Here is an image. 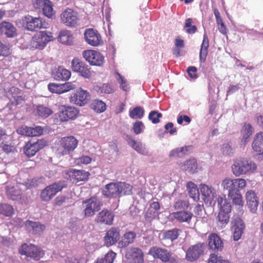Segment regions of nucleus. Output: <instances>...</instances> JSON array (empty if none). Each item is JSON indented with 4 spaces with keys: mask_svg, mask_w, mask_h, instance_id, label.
<instances>
[{
    "mask_svg": "<svg viewBox=\"0 0 263 263\" xmlns=\"http://www.w3.org/2000/svg\"><path fill=\"white\" fill-rule=\"evenodd\" d=\"M231 168L233 174L238 177L254 173L257 170V165L250 159L238 158L234 160Z\"/></svg>",
    "mask_w": 263,
    "mask_h": 263,
    "instance_id": "1",
    "label": "nucleus"
},
{
    "mask_svg": "<svg viewBox=\"0 0 263 263\" xmlns=\"http://www.w3.org/2000/svg\"><path fill=\"white\" fill-rule=\"evenodd\" d=\"M78 141L73 136L61 138L58 143L57 152L60 155L69 154L77 147Z\"/></svg>",
    "mask_w": 263,
    "mask_h": 263,
    "instance_id": "2",
    "label": "nucleus"
},
{
    "mask_svg": "<svg viewBox=\"0 0 263 263\" xmlns=\"http://www.w3.org/2000/svg\"><path fill=\"white\" fill-rule=\"evenodd\" d=\"M19 253L35 261H39L44 255L43 251L40 247L33 244L27 243H24L21 246Z\"/></svg>",
    "mask_w": 263,
    "mask_h": 263,
    "instance_id": "3",
    "label": "nucleus"
},
{
    "mask_svg": "<svg viewBox=\"0 0 263 263\" xmlns=\"http://www.w3.org/2000/svg\"><path fill=\"white\" fill-rule=\"evenodd\" d=\"M154 258L161 260L163 262L178 263L176 258L167 250L156 246L150 248L148 252Z\"/></svg>",
    "mask_w": 263,
    "mask_h": 263,
    "instance_id": "4",
    "label": "nucleus"
},
{
    "mask_svg": "<svg viewBox=\"0 0 263 263\" xmlns=\"http://www.w3.org/2000/svg\"><path fill=\"white\" fill-rule=\"evenodd\" d=\"M53 40L52 33L47 31H39L35 33L32 37L31 45V47L42 49L50 41Z\"/></svg>",
    "mask_w": 263,
    "mask_h": 263,
    "instance_id": "5",
    "label": "nucleus"
},
{
    "mask_svg": "<svg viewBox=\"0 0 263 263\" xmlns=\"http://www.w3.org/2000/svg\"><path fill=\"white\" fill-rule=\"evenodd\" d=\"M66 184L64 181L56 182L44 189L41 193V198L44 201H49L56 194L62 191Z\"/></svg>",
    "mask_w": 263,
    "mask_h": 263,
    "instance_id": "6",
    "label": "nucleus"
},
{
    "mask_svg": "<svg viewBox=\"0 0 263 263\" xmlns=\"http://www.w3.org/2000/svg\"><path fill=\"white\" fill-rule=\"evenodd\" d=\"M25 21L26 29L31 31L42 28H47L49 26L48 23L40 17H33L28 15L25 17Z\"/></svg>",
    "mask_w": 263,
    "mask_h": 263,
    "instance_id": "7",
    "label": "nucleus"
},
{
    "mask_svg": "<svg viewBox=\"0 0 263 263\" xmlns=\"http://www.w3.org/2000/svg\"><path fill=\"white\" fill-rule=\"evenodd\" d=\"M61 20L65 25L69 27H74L79 24L77 13L71 9H67L62 13Z\"/></svg>",
    "mask_w": 263,
    "mask_h": 263,
    "instance_id": "8",
    "label": "nucleus"
},
{
    "mask_svg": "<svg viewBox=\"0 0 263 263\" xmlns=\"http://www.w3.org/2000/svg\"><path fill=\"white\" fill-rule=\"evenodd\" d=\"M89 99V93L85 90L79 88L71 95L70 102L74 104L82 106L85 105Z\"/></svg>",
    "mask_w": 263,
    "mask_h": 263,
    "instance_id": "9",
    "label": "nucleus"
},
{
    "mask_svg": "<svg viewBox=\"0 0 263 263\" xmlns=\"http://www.w3.org/2000/svg\"><path fill=\"white\" fill-rule=\"evenodd\" d=\"M82 54L86 61L92 65L101 66L104 62V57L102 54L96 50H84Z\"/></svg>",
    "mask_w": 263,
    "mask_h": 263,
    "instance_id": "10",
    "label": "nucleus"
},
{
    "mask_svg": "<svg viewBox=\"0 0 263 263\" xmlns=\"http://www.w3.org/2000/svg\"><path fill=\"white\" fill-rule=\"evenodd\" d=\"M84 39L87 44L92 46H98L103 43L100 34L97 30L92 28L85 30Z\"/></svg>",
    "mask_w": 263,
    "mask_h": 263,
    "instance_id": "11",
    "label": "nucleus"
},
{
    "mask_svg": "<svg viewBox=\"0 0 263 263\" xmlns=\"http://www.w3.org/2000/svg\"><path fill=\"white\" fill-rule=\"evenodd\" d=\"M125 257L130 263L144 262V253L142 250L139 248H128L125 254Z\"/></svg>",
    "mask_w": 263,
    "mask_h": 263,
    "instance_id": "12",
    "label": "nucleus"
},
{
    "mask_svg": "<svg viewBox=\"0 0 263 263\" xmlns=\"http://www.w3.org/2000/svg\"><path fill=\"white\" fill-rule=\"evenodd\" d=\"M199 187L204 203L211 204L217 196L216 190L205 184H201Z\"/></svg>",
    "mask_w": 263,
    "mask_h": 263,
    "instance_id": "13",
    "label": "nucleus"
},
{
    "mask_svg": "<svg viewBox=\"0 0 263 263\" xmlns=\"http://www.w3.org/2000/svg\"><path fill=\"white\" fill-rule=\"evenodd\" d=\"M79 111L74 107L62 106L58 113V117L61 122L73 120L76 118Z\"/></svg>",
    "mask_w": 263,
    "mask_h": 263,
    "instance_id": "14",
    "label": "nucleus"
},
{
    "mask_svg": "<svg viewBox=\"0 0 263 263\" xmlns=\"http://www.w3.org/2000/svg\"><path fill=\"white\" fill-rule=\"evenodd\" d=\"M204 244L198 243L191 246L186 251L185 258L190 261L196 260L204 252Z\"/></svg>",
    "mask_w": 263,
    "mask_h": 263,
    "instance_id": "15",
    "label": "nucleus"
},
{
    "mask_svg": "<svg viewBox=\"0 0 263 263\" xmlns=\"http://www.w3.org/2000/svg\"><path fill=\"white\" fill-rule=\"evenodd\" d=\"M71 68L73 71L79 73L86 78H89L91 73L87 66L78 58H74L71 62Z\"/></svg>",
    "mask_w": 263,
    "mask_h": 263,
    "instance_id": "16",
    "label": "nucleus"
},
{
    "mask_svg": "<svg viewBox=\"0 0 263 263\" xmlns=\"http://www.w3.org/2000/svg\"><path fill=\"white\" fill-rule=\"evenodd\" d=\"M46 145V141L44 140L40 139L37 141L31 143L28 142L24 147V152L27 156L31 157Z\"/></svg>",
    "mask_w": 263,
    "mask_h": 263,
    "instance_id": "17",
    "label": "nucleus"
},
{
    "mask_svg": "<svg viewBox=\"0 0 263 263\" xmlns=\"http://www.w3.org/2000/svg\"><path fill=\"white\" fill-rule=\"evenodd\" d=\"M84 214H95L101 209L102 203L96 197H91L83 202Z\"/></svg>",
    "mask_w": 263,
    "mask_h": 263,
    "instance_id": "18",
    "label": "nucleus"
},
{
    "mask_svg": "<svg viewBox=\"0 0 263 263\" xmlns=\"http://www.w3.org/2000/svg\"><path fill=\"white\" fill-rule=\"evenodd\" d=\"M232 228L234 229L233 239L238 240L241 237L245 228V224L242 219L237 216H234L232 221Z\"/></svg>",
    "mask_w": 263,
    "mask_h": 263,
    "instance_id": "19",
    "label": "nucleus"
},
{
    "mask_svg": "<svg viewBox=\"0 0 263 263\" xmlns=\"http://www.w3.org/2000/svg\"><path fill=\"white\" fill-rule=\"evenodd\" d=\"M26 230L34 235H41L45 229V226L39 222L27 220L25 222Z\"/></svg>",
    "mask_w": 263,
    "mask_h": 263,
    "instance_id": "20",
    "label": "nucleus"
},
{
    "mask_svg": "<svg viewBox=\"0 0 263 263\" xmlns=\"http://www.w3.org/2000/svg\"><path fill=\"white\" fill-rule=\"evenodd\" d=\"M120 238V234L118 229L111 228L106 234L104 237V243L107 247L115 244Z\"/></svg>",
    "mask_w": 263,
    "mask_h": 263,
    "instance_id": "21",
    "label": "nucleus"
},
{
    "mask_svg": "<svg viewBox=\"0 0 263 263\" xmlns=\"http://www.w3.org/2000/svg\"><path fill=\"white\" fill-rule=\"evenodd\" d=\"M208 242V246L212 250L221 251L223 248V242L221 239L215 233H212L209 236Z\"/></svg>",
    "mask_w": 263,
    "mask_h": 263,
    "instance_id": "22",
    "label": "nucleus"
},
{
    "mask_svg": "<svg viewBox=\"0 0 263 263\" xmlns=\"http://www.w3.org/2000/svg\"><path fill=\"white\" fill-rule=\"evenodd\" d=\"M103 194L107 197L120 196L119 183H110L106 184L102 190Z\"/></svg>",
    "mask_w": 263,
    "mask_h": 263,
    "instance_id": "23",
    "label": "nucleus"
},
{
    "mask_svg": "<svg viewBox=\"0 0 263 263\" xmlns=\"http://www.w3.org/2000/svg\"><path fill=\"white\" fill-rule=\"evenodd\" d=\"M247 205L252 213H255L258 205V198L252 190H249L246 193V195Z\"/></svg>",
    "mask_w": 263,
    "mask_h": 263,
    "instance_id": "24",
    "label": "nucleus"
},
{
    "mask_svg": "<svg viewBox=\"0 0 263 263\" xmlns=\"http://www.w3.org/2000/svg\"><path fill=\"white\" fill-rule=\"evenodd\" d=\"M254 132V129L250 123H246L242 127L241 130V136L242 137L240 142L241 146H245L248 142L250 137Z\"/></svg>",
    "mask_w": 263,
    "mask_h": 263,
    "instance_id": "25",
    "label": "nucleus"
},
{
    "mask_svg": "<svg viewBox=\"0 0 263 263\" xmlns=\"http://www.w3.org/2000/svg\"><path fill=\"white\" fill-rule=\"evenodd\" d=\"M0 33L12 37L16 35V30L11 23L3 22L0 24Z\"/></svg>",
    "mask_w": 263,
    "mask_h": 263,
    "instance_id": "26",
    "label": "nucleus"
},
{
    "mask_svg": "<svg viewBox=\"0 0 263 263\" xmlns=\"http://www.w3.org/2000/svg\"><path fill=\"white\" fill-rule=\"evenodd\" d=\"M217 203L219 209V214H229L231 212V203L228 201L226 195L219 196L217 199Z\"/></svg>",
    "mask_w": 263,
    "mask_h": 263,
    "instance_id": "27",
    "label": "nucleus"
},
{
    "mask_svg": "<svg viewBox=\"0 0 263 263\" xmlns=\"http://www.w3.org/2000/svg\"><path fill=\"white\" fill-rule=\"evenodd\" d=\"M252 147L258 154H263V132H259L255 135Z\"/></svg>",
    "mask_w": 263,
    "mask_h": 263,
    "instance_id": "28",
    "label": "nucleus"
},
{
    "mask_svg": "<svg viewBox=\"0 0 263 263\" xmlns=\"http://www.w3.org/2000/svg\"><path fill=\"white\" fill-rule=\"evenodd\" d=\"M58 40L62 44L71 45L73 43L74 37L71 31L63 30L60 32Z\"/></svg>",
    "mask_w": 263,
    "mask_h": 263,
    "instance_id": "29",
    "label": "nucleus"
},
{
    "mask_svg": "<svg viewBox=\"0 0 263 263\" xmlns=\"http://www.w3.org/2000/svg\"><path fill=\"white\" fill-rule=\"evenodd\" d=\"M52 76L55 80L66 81L70 78L71 72L63 67H59L53 72Z\"/></svg>",
    "mask_w": 263,
    "mask_h": 263,
    "instance_id": "30",
    "label": "nucleus"
},
{
    "mask_svg": "<svg viewBox=\"0 0 263 263\" xmlns=\"http://www.w3.org/2000/svg\"><path fill=\"white\" fill-rule=\"evenodd\" d=\"M228 197L233 201V211L236 213L241 212L243 207V202L241 194H234L232 196Z\"/></svg>",
    "mask_w": 263,
    "mask_h": 263,
    "instance_id": "31",
    "label": "nucleus"
},
{
    "mask_svg": "<svg viewBox=\"0 0 263 263\" xmlns=\"http://www.w3.org/2000/svg\"><path fill=\"white\" fill-rule=\"evenodd\" d=\"M69 173V176L76 180L78 182L87 179L89 175L88 172L83 170H76L75 169L71 170Z\"/></svg>",
    "mask_w": 263,
    "mask_h": 263,
    "instance_id": "32",
    "label": "nucleus"
},
{
    "mask_svg": "<svg viewBox=\"0 0 263 263\" xmlns=\"http://www.w3.org/2000/svg\"><path fill=\"white\" fill-rule=\"evenodd\" d=\"M6 194L8 198L12 200H17L21 198L22 191L17 187L7 186Z\"/></svg>",
    "mask_w": 263,
    "mask_h": 263,
    "instance_id": "33",
    "label": "nucleus"
},
{
    "mask_svg": "<svg viewBox=\"0 0 263 263\" xmlns=\"http://www.w3.org/2000/svg\"><path fill=\"white\" fill-rule=\"evenodd\" d=\"M128 143L138 153L147 155L148 152L141 142H137L132 137H129L127 140Z\"/></svg>",
    "mask_w": 263,
    "mask_h": 263,
    "instance_id": "34",
    "label": "nucleus"
},
{
    "mask_svg": "<svg viewBox=\"0 0 263 263\" xmlns=\"http://www.w3.org/2000/svg\"><path fill=\"white\" fill-rule=\"evenodd\" d=\"M209 46V39L206 34H204L200 50L199 55L201 62L204 63L205 61Z\"/></svg>",
    "mask_w": 263,
    "mask_h": 263,
    "instance_id": "35",
    "label": "nucleus"
},
{
    "mask_svg": "<svg viewBox=\"0 0 263 263\" xmlns=\"http://www.w3.org/2000/svg\"><path fill=\"white\" fill-rule=\"evenodd\" d=\"M189 195L194 201L199 199V192L197 186L193 182H189L186 185Z\"/></svg>",
    "mask_w": 263,
    "mask_h": 263,
    "instance_id": "36",
    "label": "nucleus"
},
{
    "mask_svg": "<svg viewBox=\"0 0 263 263\" xmlns=\"http://www.w3.org/2000/svg\"><path fill=\"white\" fill-rule=\"evenodd\" d=\"M234 179L227 177L224 179L221 182V186L223 190L228 191V196H232L234 194L233 187Z\"/></svg>",
    "mask_w": 263,
    "mask_h": 263,
    "instance_id": "37",
    "label": "nucleus"
},
{
    "mask_svg": "<svg viewBox=\"0 0 263 263\" xmlns=\"http://www.w3.org/2000/svg\"><path fill=\"white\" fill-rule=\"evenodd\" d=\"M191 148V146H185L182 147L176 148L171 151L170 156L174 158L181 157L186 154Z\"/></svg>",
    "mask_w": 263,
    "mask_h": 263,
    "instance_id": "38",
    "label": "nucleus"
},
{
    "mask_svg": "<svg viewBox=\"0 0 263 263\" xmlns=\"http://www.w3.org/2000/svg\"><path fill=\"white\" fill-rule=\"evenodd\" d=\"M180 232L181 230L177 228L165 231L163 234V238L173 241L177 239Z\"/></svg>",
    "mask_w": 263,
    "mask_h": 263,
    "instance_id": "39",
    "label": "nucleus"
},
{
    "mask_svg": "<svg viewBox=\"0 0 263 263\" xmlns=\"http://www.w3.org/2000/svg\"><path fill=\"white\" fill-rule=\"evenodd\" d=\"M197 168V164L196 161L195 159H191L186 160L183 166L182 169L188 172L194 173L195 172Z\"/></svg>",
    "mask_w": 263,
    "mask_h": 263,
    "instance_id": "40",
    "label": "nucleus"
},
{
    "mask_svg": "<svg viewBox=\"0 0 263 263\" xmlns=\"http://www.w3.org/2000/svg\"><path fill=\"white\" fill-rule=\"evenodd\" d=\"M144 110L141 106H137L129 110V116L132 119H141L144 115Z\"/></svg>",
    "mask_w": 263,
    "mask_h": 263,
    "instance_id": "41",
    "label": "nucleus"
},
{
    "mask_svg": "<svg viewBox=\"0 0 263 263\" xmlns=\"http://www.w3.org/2000/svg\"><path fill=\"white\" fill-rule=\"evenodd\" d=\"M246 181L244 179H234L233 184L234 194H240L239 191L243 189L246 186Z\"/></svg>",
    "mask_w": 263,
    "mask_h": 263,
    "instance_id": "42",
    "label": "nucleus"
},
{
    "mask_svg": "<svg viewBox=\"0 0 263 263\" xmlns=\"http://www.w3.org/2000/svg\"><path fill=\"white\" fill-rule=\"evenodd\" d=\"M91 108L97 112H102L106 109L105 103L101 100H95L91 104Z\"/></svg>",
    "mask_w": 263,
    "mask_h": 263,
    "instance_id": "43",
    "label": "nucleus"
},
{
    "mask_svg": "<svg viewBox=\"0 0 263 263\" xmlns=\"http://www.w3.org/2000/svg\"><path fill=\"white\" fill-rule=\"evenodd\" d=\"M36 112L39 116L43 118H46L52 114L51 110L43 105H39L36 108Z\"/></svg>",
    "mask_w": 263,
    "mask_h": 263,
    "instance_id": "44",
    "label": "nucleus"
},
{
    "mask_svg": "<svg viewBox=\"0 0 263 263\" xmlns=\"http://www.w3.org/2000/svg\"><path fill=\"white\" fill-rule=\"evenodd\" d=\"M120 196L129 195L132 193V187L129 184L124 182H119Z\"/></svg>",
    "mask_w": 263,
    "mask_h": 263,
    "instance_id": "45",
    "label": "nucleus"
},
{
    "mask_svg": "<svg viewBox=\"0 0 263 263\" xmlns=\"http://www.w3.org/2000/svg\"><path fill=\"white\" fill-rule=\"evenodd\" d=\"M115 77L120 84V87L124 91H127L129 90L128 84L126 80L119 72H116Z\"/></svg>",
    "mask_w": 263,
    "mask_h": 263,
    "instance_id": "46",
    "label": "nucleus"
},
{
    "mask_svg": "<svg viewBox=\"0 0 263 263\" xmlns=\"http://www.w3.org/2000/svg\"><path fill=\"white\" fill-rule=\"evenodd\" d=\"M114 215H99L97 218V221L101 223L111 225L112 224Z\"/></svg>",
    "mask_w": 263,
    "mask_h": 263,
    "instance_id": "47",
    "label": "nucleus"
},
{
    "mask_svg": "<svg viewBox=\"0 0 263 263\" xmlns=\"http://www.w3.org/2000/svg\"><path fill=\"white\" fill-rule=\"evenodd\" d=\"M208 263H231L230 261L224 259L223 257L218 254H211L208 260Z\"/></svg>",
    "mask_w": 263,
    "mask_h": 263,
    "instance_id": "48",
    "label": "nucleus"
},
{
    "mask_svg": "<svg viewBox=\"0 0 263 263\" xmlns=\"http://www.w3.org/2000/svg\"><path fill=\"white\" fill-rule=\"evenodd\" d=\"M99 93L109 94L114 92V89L109 84H103V85L97 86L96 89Z\"/></svg>",
    "mask_w": 263,
    "mask_h": 263,
    "instance_id": "49",
    "label": "nucleus"
},
{
    "mask_svg": "<svg viewBox=\"0 0 263 263\" xmlns=\"http://www.w3.org/2000/svg\"><path fill=\"white\" fill-rule=\"evenodd\" d=\"M136 237V234L133 231L128 232L125 233L123 236L124 246H128L133 243Z\"/></svg>",
    "mask_w": 263,
    "mask_h": 263,
    "instance_id": "50",
    "label": "nucleus"
},
{
    "mask_svg": "<svg viewBox=\"0 0 263 263\" xmlns=\"http://www.w3.org/2000/svg\"><path fill=\"white\" fill-rule=\"evenodd\" d=\"M192 23L193 20L191 18L185 20L184 29L187 28L185 31L189 34L194 33L197 30V27L195 25H192Z\"/></svg>",
    "mask_w": 263,
    "mask_h": 263,
    "instance_id": "51",
    "label": "nucleus"
},
{
    "mask_svg": "<svg viewBox=\"0 0 263 263\" xmlns=\"http://www.w3.org/2000/svg\"><path fill=\"white\" fill-rule=\"evenodd\" d=\"M49 90L53 93L61 94L63 93L62 84L56 83H49L48 85Z\"/></svg>",
    "mask_w": 263,
    "mask_h": 263,
    "instance_id": "52",
    "label": "nucleus"
},
{
    "mask_svg": "<svg viewBox=\"0 0 263 263\" xmlns=\"http://www.w3.org/2000/svg\"><path fill=\"white\" fill-rule=\"evenodd\" d=\"M43 14L49 18H51L53 14V8L51 3L48 1V3H46L42 9Z\"/></svg>",
    "mask_w": 263,
    "mask_h": 263,
    "instance_id": "53",
    "label": "nucleus"
},
{
    "mask_svg": "<svg viewBox=\"0 0 263 263\" xmlns=\"http://www.w3.org/2000/svg\"><path fill=\"white\" fill-rule=\"evenodd\" d=\"M161 113L157 111L153 110L150 112L148 115V119L154 124L158 123L160 122L159 119L162 117Z\"/></svg>",
    "mask_w": 263,
    "mask_h": 263,
    "instance_id": "54",
    "label": "nucleus"
},
{
    "mask_svg": "<svg viewBox=\"0 0 263 263\" xmlns=\"http://www.w3.org/2000/svg\"><path fill=\"white\" fill-rule=\"evenodd\" d=\"M221 151L223 155L231 156L234 153V148L229 143H224L221 148Z\"/></svg>",
    "mask_w": 263,
    "mask_h": 263,
    "instance_id": "55",
    "label": "nucleus"
},
{
    "mask_svg": "<svg viewBox=\"0 0 263 263\" xmlns=\"http://www.w3.org/2000/svg\"><path fill=\"white\" fill-rule=\"evenodd\" d=\"M13 209L10 205L0 203V214H13Z\"/></svg>",
    "mask_w": 263,
    "mask_h": 263,
    "instance_id": "56",
    "label": "nucleus"
},
{
    "mask_svg": "<svg viewBox=\"0 0 263 263\" xmlns=\"http://www.w3.org/2000/svg\"><path fill=\"white\" fill-rule=\"evenodd\" d=\"M218 224L221 227L226 226L228 223L230 219L229 215H217Z\"/></svg>",
    "mask_w": 263,
    "mask_h": 263,
    "instance_id": "57",
    "label": "nucleus"
},
{
    "mask_svg": "<svg viewBox=\"0 0 263 263\" xmlns=\"http://www.w3.org/2000/svg\"><path fill=\"white\" fill-rule=\"evenodd\" d=\"M31 127H28L26 125H22L17 129L18 134L26 136L28 137H31Z\"/></svg>",
    "mask_w": 263,
    "mask_h": 263,
    "instance_id": "58",
    "label": "nucleus"
},
{
    "mask_svg": "<svg viewBox=\"0 0 263 263\" xmlns=\"http://www.w3.org/2000/svg\"><path fill=\"white\" fill-rule=\"evenodd\" d=\"M144 129V125L142 122L137 121L136 122L133 126V130L134 133L137 134H140L141 133Z\"/></svg>",
    "mask_w": 263,
    "mask_h": 263,
    "instance_id": "59",
    "label": "nucleus"
},
{
    "mask_svg": "<svg viewBox=\"0 0 263 263\" xmlns=\"http://www.w3.org/2000/svg\"><path fill=\"white\" fill-rule=\"evenodd\" d=\"M174 218L179 222H186L189 223L192 215H174Z\"/></svg>",
    "mask_w": 263,
    "mask_h": 263,
    "instance_id": "60",
    "label": "nucleus"
},
{
    "mask_svg": "<svg viewBox=\"0 0 263 263\" xmlns=\"http://www.w3.org/2000/svg\"><path fill=\"white\" fill-rule=\"evenodd\" d=\"M20 93V90L18 88L14 86H13L10 88L8 92L7 96L9 97H10V96H11L12 98H13L15 100H17L16 98L19 97L18 95Z\"/></svg>",
    "mask_w": 263,
    "mask_h": 263,
    "instance_id": "61",
    "label": "nucleus"
},
{
    "mask_svg": "<svg viewBox=\"0 0 263 263\" xmlns=\"http://www.w3.org/2000/svg\"><path fill=\"white\" fill-rule=\"evenodd\" d=\"M31 137L39 136L43 134V128L40 126H36L34 127H31Z\"/></svg>",
    "mask_w": 263,
    "mask_h": 263,
    "instance_id": "62",
    "label": "nucleus"
},
{
    "mask_svg": "<svg viewBox=\"0 0 263 263\" xmlns=\"http://www.w3.org/2000/svg\"><path fill=\"white\" fill-rule=\"evenodd\" d=\"M116 256V254L112 251H109L103 258L106 263H113Z\"/></svg>",
    "mask_w": 263,
    "mask_h": 263,
    "instance_id": "63",
    "label": "nucleus"
},
{
    "mask_svg": "<svg viewBox=\"0 0 263 263\" xmlns=\"http://www.w3.org/2000/svg\"><path fill=\"white\" fill-rule=\"evenodd\" d=\"M62 84L63 93L73 89L77 87V85L73 82H67Z\"/></svg>",
    "mask_w": 263,
    "mask_h": 263,
    "instance_id": "64",
    "label": "nucleus"
}]
</instances>
